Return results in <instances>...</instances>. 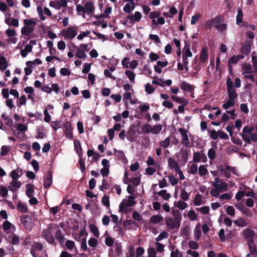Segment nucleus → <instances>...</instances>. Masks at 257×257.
<instances>
[{
  "instance_id": "38",
  "label": "nucleus",
  "mask_w": 257,
  "mask_h": 257,
  "mask_svg": "<svg viewBox=\"0 0 257 257\" xmlns=\"http://www.w3.org/2000/svg\"><path fill=\"white\" fill-rule=\"evenodd\" d=\"M181 88L184 91L192 92L194 90V86L185 81H183L181 83Z\"/></svg>"
},
{
  "instance_id": "22",
  "label": "nucleus",
  "mask_w": 257,
  "mask_h": 257,
  "mask_svg": "<svg viewBox=\"0 0 257 257\" xmlns=\"http://www.w3.org/2000/svg\"><path fill=\"white\" fill-rule=\"evenodd\" d=\"M193 160L195 163L200 162L206 163L207 161V158L206 155L203 153L194 152L193 154Z\"/></svg>"
},
{
  "instance_id": "13",
  "label": "nucleus",
  "mask_w": 257,
  "mask_h": 257,
  "mask_svg": "<svg viewBox=\"0 0 257 257\" xmlns=\"http://www.w3.org/2000/svg\"><path fill=\"white\" fill-rule=\"evenodd\" d=\"M206 26L211 28L215 27L217 29L223 31L226 29V25L225 24H219V19L215 18L212 19L206 23Z\"/></svg>"
},
{
  "instance_id": "62",
  "label": "nucleus",
  "mask_w": 257,
  "mask_h": 257,
  "mask_svg": "<svg viewBox=\"0 0 257 257\" xmlns=\"http://www.w3.org/2000/svg\"><path fill=\"white\" fill-rule=\"evenodd\" d=\"M139 108L141 112H144L147 111L150 109L149 104L146 103H141L139 106Z\"/></svg>"
},
{
  "instance_id": "61",
  "label": "nucleus",
  "mask_w": 257,
  "mask_h": 257,
  "mask_svg": "<svg viewBox=\"0 0 257 257\" xmlns=\"http://www.w3.org/2000/svg\"><path fill=\"white\" fill-rule=\"evenodd\" d=\"M11 150V147L9 146H3L1 148V155L2 156L7 155Z\"/></svg>"
},
{
  "instance_id": "34",
  "label": "nucleus",
  "mask_w": 257,
  "mask_h": 257,
  "mask_svg": "<svg viewBox=\"0 0 257 257\" xmlns=\"http://www.w3.org/2000/svg\"><path fill=\"white\" fill-rule=\"evenodd\" d=\"M52 176L51 172H48L44 177V186L45 188H49L52 184Z\"/></svg>"
},
{
  "instance_id": "42",
  "label": "nucleus",
  "mask_w": 257,
  "mask_h": 257,
  "mask_svg": "<svg viewBox=\"0 0 257 257\" xmlns=\"http://www.w3.org/2000/svg\"><path fill=\"white\" fill-rule=\"evenodd\" d=\"M157 194L165 200H168L171 196L166 190H161L157 193Z\"/></svg>"
},
{
  "instance_id": "15",
  "label": "nucleus",
  "mask_w": 257,
  "mask_h": 257,
  "mask_svg": "<svg viewBox=\"0 0 257 257\" xmlns=\"http://www.w3.org/2000/svg\"><path fill=\"white\" fill-rule=\"evenodd\" d=\"M88 44H81L77 48L76 56L80 59H85L87 57L86 52L88 51Z\"/></svg>"
},
{
  "instance_id": "6",
  "label": "nucleus",
  "mask_w": 257,
  "mask_h": 257,
  "mask_svg": "<svg viewBox=\"0 0 257 257\" xmlns=\"http://www.w3.org/2000/svg\"><path fill=\"white\" fill-rule=\"evenodd\" d=\"M254 129L252 126L244 127L241 136L244 142L249 144L257 142V134L253 133Z\"/></svg>"
},
{
  "instance_id": "4",
  "label": "nucleus",
  "mask_w": 257,
  "mask_h": 257,
  "mask_svg": "<svg viewBox=\"0 0 257 257\" xmlns=\"http://www.w3.org/2000/svg\"><path fill=\"white\" fill-rule=\"evenodd\" d=\"M76 11L78 15H82L84 17L85 15L92 16L95 12L94 3L92 1H88L85 3L83 6L78 4L76 6Z\"/></svg>"
},
{
  "instance_id": "59",
  "label": "nucleus",
  "mask_w": 257,
  "mask_h": 257,
  "mask_svg": "<svg viewBox=\"0 0 257 257\" xmlns=\"http://www.w3.org/2000/svg\"><path fill=\"white\" fill-rule=\"evenodd\" d=\"M196 210L200 211L202 214H208L210 211V207L208 206H204L197 208Z\"/></svg>"
},
{
  "instance_id": "57",
  "label": "nucleus",
  "mask_w": 257,
  "mask_h": 257,
  "mask_svg": "<svg viewBox=\"0 0 257 257\" xmlns=\"http://www.w3.org/2000/svg\"><path fill=\"white\" fill-rule=\"evenodd\" d=\"M189 194L185 190L182 189L180 192V197L182 200L187 201L189 199Z\"/></svg>"
},
{
  "instance_id": "8",
  "label": "nucleus",
  "mask_w": 257,
  "mask_h": 257,
  "mask_svg": "<svg viewBox=\"0 0 257 257\" xmlns=\"http://www.w3.org/2000/svg\"><path fill=\"white\" fill-rule=\"evenodd\" d=\"M56 228V225L54 224H49L47 228L43 229L42 231L41 235L50 244L54 243V238L52 233L55 231Z\"/></svg>"
},
{
  "instance_id": "53",
  "label": "nucleus",
  "mask_w": 257,
  "mask_h": 257,
  "mask_svg": "<svg viewBox=\"0 0 257 257\" xmlns=\"http://www.w3.org/2000/svg\"><path fill=\"white\" fill-rule=\"evenodd\" d=\"M234 223L239 227H245L247 225V223L243 219L240 218L234 221Z\"/></svg>"
},
{
  "instance_id": "27",
  "label": "nucleus",
  "mask_w": 257,
  "mask_h": 257,
  "mask_svg": "<svg viewBox=\"0 0 257 257\" xmlns=\"http://www.w3.org/2000/svg\"><path fill=\"white\" fill-rule=\"evenodd\" d=\"M142 18V14L139 12H136L134 14L130 15L127 19L133 24L139 22Z\"/></svg>"
},
{
  "instance_id": "16",
  "label": "nucleus",
  "mask_w": 257,
  "mask_h": 257,
  "mask_svg": "<svg viewBox=\"0 0 257 257\" xmlns=\"http://www.w3.org/2000/svg\"><path fill=\"white\" fill-rule=\"evenodd\" d=\"M49 6L56 10H59L62 8H65L67 6L66 0L52 1L49 3Z\"/></svg>"
},
{
  "instance_id": "58",
  "label": "nucleus",
  "mask_w": 257,
  "mask_h": 257,
  "mask_svg": "<svg viewBox=\"0 0 257 257\" xmlns=\"http://www.w3.org/2000/svg\"><path fill=\"white\" fill-rule=\"evenodd\" d=\"M226 213L231 217L235 216V212L234 207L232 206H228L225 209Z\"/></svg>"
},
{
  "instance_id": "2",
  "label": "nucleus",
  "mask_w": 257,
  "mask_h": 257,
  "mask_svg": "<svg viewBox=\"0 0 257 257\" xmlns=\"http://www.w3.org/2000/svg\"><path fill=\"white\" fill-rule=\"evenodd\" d=\"M211 185L213 188L210 190V195L214 197H218L220 193L227 191L228 189V184L218 177L214 179Z\"/></svg>"
},
{
  "instance_id": "50",
  "label": "nucleus",
  "mask_w": 257,
  "mask_h": 257,
  "mask_svg": "<svg viewBox=\"0 0 257 257\" xmlns=\"http://www.w3.org/2000/svg\"><path fill=\"white\" fill-rule=\"evenodd\" d=\"M87 154L88 157H92V161L94 162L96 161L99 157V154L94 152L92 150H88Z\"/></svg>"
},
{
  "instance_id": "47",
  "label": "nucleus",
  "mask_w": 257,
  "mask_h": 257,
  "mask_svg": "<svg viewBox=\"0 0 257 257\" xmlns=\"http://www.w3.org/2000/svg\"><path fill=\"white\" fill-rule=\"evenodd\" d=\"M156 88L153 86L152 84L150 83H147L145 85V90L147 93L149 94H152L155 91Z\"/></svg>"
},
{
  "instance_id": "14",
  "label": "nucleus",
  "mask_w": 257,
  "mask_h": 257,
  "mask_svg": "<svg viewBox=\"0 0 257 257\" xmlns=\"http://www.w3.org/2000/svg\"><path fill=\"white\" fill-rule=\"evenodd\" d=\"M129 60V57H124L121 60V65L124 68L127 69L129 68L133 70L135 69L139 65L138 61L136 60H133L132 61L130 62Z\"/></svg>"
},
{
  "instance_id": "63",
  "label": "nucleus",
  "mask_w": 257,
  "mask_h": 257,
  "mask_svg": "<svg viewBox=\"0 0 257 257\" xmlns=\"http://www.w3.org/2000/svg\"><path fill=\"white\" fill-rule=\"evenodd\" d=\"M149 59L151 62L157 61L160 58V56L156 53L151 52L149 54Z\"/></svg>"
},
{
  "instance_id": "30",
  "label": "nucleus",
  "mask_w": 257,
  "mask_h": 257,
  "mask_svg": "<svg viewBox=\"0 0 257 257\" xmlns=\"http://www.w3.org/2000/svg\"><path fill=\"white\" fill-rule=\"evenodd\" d=\"M3 229L5 233H9L15 230V226L9 221L6 220L3 223Z\"/></svg>"
},
{
  "instance_id": "1",
  "label": "nucleus",
  "mask_w": 257,
  "mask_h": 257,
  "mask_svg": "<svg viewBox=\"0 0 257 257\" xmlns=\"http://www.w3.org/2000/svg\"><path fill=\"white\" fill-rule=\"evenodd\" d=\"M226 86L227 98L224 100L222 105V107L225 110L235 105V100L238 96L236 89L233 87V82L229 77H228L226 80Z\"/></svg>"
},
{
  "instance_id": "54",
  "label": "nucleus",
  "mask_w": 257,
  "mask_h": 257,
  "mask_svg": "<svg viewBox=\"0 0 257 257\" xmlns=\"http://www.w3.org/2000/svg\"><path fill=\"white\" fill-rule=\"evenodd\" d=\"M142 131L146 134L152 133V126L149 123L144 125L142 127Z\"/></svg>"
},
{
  "instance_id": "5",
  "label": "nucleus",
  "mask_w": 257,
  "mask_h": 257,
  "mask_svg": "<svg viewBox=\"0 0 257 257\" xmlns=\"http://www.w3.org/2000/svg\"><path fill=\"white\" fill-rule=\"evenodd\" d=\"M173 217L166 218V225L168 229H178L181 225L182 215L178 210L173 212Z\"/></svg>"
},
{
  "instance_id": "40",
  "label": "nucleus",
  "mask_w": 257,
  "mask_h": 257,
  "mask_svg": "<svg viewBox=\"0 0 257 257\" xmlns=\"http://www.w3.org/2000/svg\"><path fill=\"white\" fill-rule=\"evenodd\" d=\"M124 73L128 77L131 83L134 84L135 83L136 74L133 71L127 70L125 71Z\"/></svg>"
},
{
  "instance_id": "51",
  "label": "nucleus",
  "mask_w": 257,
  "mask_h": 257,
  "mask_svg": "<svg viewBox=\"0 0 257 257\" xmlns=\"http://www.w3.org/2000/svg\"><path fill=\"white\" fill-rule=\"evenodd\" d=\"M8 189L5 186H0V197L6 198L8 195Z\"/></svg>"
},
{
  "instance_id": "55",
  "label": "nucleus",
  "mask_w": 257,
  "mask_h": 257,
  "mask_svg": "<svg viewBox=\"0 0 257 257\" xmlns=\"http://www.w3.org/2000/svg\"><path fill=\"white\" fill-rule=\"evenodd\" d=\"M232 192L225 193L219 195V199L221 200H229L232 198Z\"/></svg>"
},
{
  "instance_id": "35",
  "label": "nucleus",
  "mask_w": 257,
  "mask_h": 257,
  "mask_svg": "<svg viewBox=\"0 0 257 257\" xmlns=\"http://www.w3.org/2000/svg\"><path fill=\"white\" fill-rule=\"evenodd\" d=\"M33 46L31 44H29L25 46V48L21 50V55L22 57H26L28 54L32 51Z\"/></svg>"
},
{
  "instance_id": "11",
  "label": "nucleus",
  "mask_w": 257,
  "mask_h": 257,
  "mask_svg": "<svg viewBox=\"0 0 257 257\" xmlns=\"http://www.w3.org/2000/svg\"><path fill=\"white\" fill-rule=\"evenodd\" d=\"M242 235L243 239L247 242V243L254 242V239L256 237L254 231L248 228L243 230Z\"/></svg>"
},
{
  "instance_id": "39",
  "label": "nucleus",
  "mask_w": 257,
  "mask_h": 257,
  "mask_svg": "<svg viewBox=\"0 0 257 257\" xmlns=\"http://www.w3.org/2000/svg\"><path fill=\"white\" fill-rule=\"evenodd\" d=\"M17 208L19 211L22 213L26 212L28 210L27 205L21 201L18 202Z\"/></svg>"
},
{
  "instance_id": "24",
  "label": "nucleus",
  "mask_w": 257,
  "mask_h": 257,
  "mask_svg": "<svg viewBox=\"0 0 257 257\" xmlns=\"http://www.w3.org/2000/svg\"><path fill=\"white\" fill-rule=\"evenodd\" d=\"M125 2L126 3L123 8V11L125 13L130 14L136 7L134 0H126Z\"/></svg>"
},
{
  "instance_id": "37",
  "label": "nucleus",
  "mask_w": 257,
  "mask_h": 257,
  "mask_svg": "<svg viewBox=\"0 0 257 257\" xmlns=\"http://www.w3.org/2000/svg\"><path fill=\"white\" fill-rule=\"evenodd\" d=\"M193 203L194 204L197 206L203 204L204 202L202 199V195L199 193L196 194L194 198Z\"/></svg>"
},
{
  "instance_id": "28",
  "label": "nucleus",
  "mask_w": 257,
  "mask_h": 257,
  "mask_svg": "<svg viewBox=\"0 0 257 257\" xmlns=\"http://www.w3.org/2000/svg\"><path fill=\"white\" fill-rule=\"evenodd\" d=\"M244 58L242 55H234L228 60V65L231 68L233 64H236L240 59Z\"/></svg>"
},
{
  "instance_id": "26",
  "label": "nucleus",
  "mask_w": 257,
  "mask_h": 257,
  "mask_svg": "<svg viewBox=\"0 0 257 257\" xmlns=\"http://www.w3.org/2000/svg\"><path fill=\"white\" fill-rule=\"evenodd\" d=\"M208 49L206 47H203L201 51L200 58H199V63L204 64L208 60Z\"/></svg>"
},
{
  "instance_id": "18",
  "label": "nucleus",
  "mask_w": 257,
  "mask_h": 257,
  "mask_svg": "<svg viewBox=\"0 0 257 257\" xmlns=\"http://www.w3.org/2000/svg\"><path fill=\"white\" fill-rule=\"evenodd\" d=\"M229 172H231L233 174L237 176V177L240 176L237 169L235 167L230 166L227 165H225L224 176L227 178H229L231 176V174Z\"/></svg>"
},
{
  "instance_id": "41",
  "label": "nucleus",
  "mask_w": 257,
  "mask_h": 257,
  "mask_svg": "<svg viewBox=\"0 0 257 257\" xmlns=\"http://www.w3.org/2000/svg\"><path fill=\"white\" fill-rule=\"evenodd\" d=\"M8 67V64L6 58L4 56L0 57V70L4 71Z\"/></svg>"
},
{
  "instance_id": "33",
  "label": "nucleus",
  "mask_w": 257,
  "mask_h": 257,
  "mask_svg": "<svg viewBox=\"0 0 257 257\" xmlns=\"http://www.w3.org/2000/svg\"><path fill=\"white\" fill-rule=\"evenodd\" d=\"M168 167L170 169H174L175 171L180 168L178 162L174 159L170 157L168 159Z\"/></svg>"
},
{
  "instance_id": "64",
  "label": "nucleus",
  "mask_w": 257,
  "mask_h": 257,
  "mask_svg": "<svg viewBox=\"0 0 257 257\" xmlns=\"http://www.w3.org/2000/svg\"><path fill=\"white\" fill-rule=\"evenodd\" d=\"M17 128L22 133L26 132L28 130L27 125L23 123H17L16 124Z\"/></svg>"
},
{
  "instance_id": "36",
  "label": "nucleus",
  "mask_w": 257,
  "mask_h": 257,
  "mask_svg": "<svg viewBox=\"0 0 257 257\" xmlns=\"http://www.w3.org/2000/svg\"><path fill=\"white\" fill-rule=\"evenodd\" d=\"M183 200H179L174 202V206L180 210H185L188 207V204Z\"/></svg>"
},
{
  "instance_id": "44",
  "label": "nucleus",
  "mask_w": 257,
  "mask_h": 257,
  "mask_svg": "<svg viewBox=\"0 0 257 257\" xmlns=\"http://www.w3.org/2000/svg\"><path fill=\"white\" fill-rule=\"evenodd\" d=\"M242 73H253V70L251 65L244 63L242 66Z\"/></svg>"
},
{
  "instance_id": "43",
  "label": "nucleus",
  "mask_w": 257,
  "mask_h": 257,
  "mask_svg": "<svg viewBox=\"0 0 257 257\" xmlns=\"http://www.w3.org/2000/svg\"><path fill=\"white\" fill-rule=\"evenodd\" d=\"M89 228L90 230V231L92 233L93 235L95 237H99V232L98 230V228L97 226L93 224H90L89 225Z\"/></svg>"
},
{
  "instance_id": "52",
  "label": "nucleus",
  "mask_w": 257,
  "mask_h": 257,
  "mask_svg": "<svg viewBox=\"0 0 257 257\" xmlns=\"http://www.w3.org/2000/svg\"><path fill=\"white\" fill-rule=\"evenodd\" d=\"M141 175L139 174L138 176L130 179V182L135 186H138L141 183Z\"/></svg>"
},
{
  "instance_id": "48",
  "label": "nucleus",
  "mask_w": 257,
  "mask_h": 257,
  "mask_svg": "<svg viewBox=\"0 0 257 257\" xmlns=\"http://www.w3.org/2000/svg\"><path fill=\"white\" fill-rule=\"evenodd\" d=\"M163 217L160 215H155L152 216L150 218V221L153 223H158L161 222Z\"/></svg>"
},
{
  "instance_id": "32",
  "label": "nucleus",
  "mask_w": 257,
  "mask_h": 257,
  "mask_svg": "<svg viewBox=\"0 0 257 257\" xmlns=\"http://www.w3.org/2000/svg\"><path fill=\"white\" fill-rule=\"evenodd\" d=\"M201 225L200 222L197 223L195 226V227L194 229L193 235L194 238L195 240H198L200 239L201 236Z\"/></svg>"
},
{
  "instance_id": "10",
  "label": "nucleus",
  "mask_w": 257,
  "mask_h": 257,
  "mask_svg": "<svg viewBox=\"0 0 257 257\" xmlns=\"http://www.w3.org/2000/svg\"><path fill=\"white\" fill-rule=\"evenodd\" d=\"M36 11L40 20L42 21H44L46 20L45 16L51 18V19H54L56 18V16H53L51 10L46 7L43 8L41 6L38 5Z\"/></svg>"
},
{
  "instance_id": "56",
  "label": "nucleus",
  "mask_w": 257,
  "mask_h": 257,
  "mask_svg": "<svg viewBox=\"0 0 257 257\" xmlns=\"http://www.w3.org/2000/svg\"><path fill=\"white\" fill-rule=\"evenodd\" d=\"M163 126L161 124H158L155 125L152 127V134L156 135L160 133V132L162 131Z\"/></svg>"
},
{
  "instance_id": "19",
  "label": "nucleus",
  "mask_w": 257,
  "mask_h": 257,
  "mask_svg": "<svg viewBox=\"0 0 257 257\" xmlns=\"http://www.w3.org/2000/svg\"><path fill=\"white\" fill-rule=\"evenodd\" d=\"M21 221L26 229L31 230L34 224L33 220L31 217L28 215H24L22 217Z\"/></svg>"
},
{
  "instance_id": "49",
  "label": "nucleus",
  "mask_w": 257,
  "mask_h": 257,
  "mask_svg": "<svg viewBox=\"0 0 257 257\" xmlns=\"http://www.w3.org/2000/svg\"><path fill=\"white\" fill-rule=\"evenodd\" d=\"M34 186L32 184H28L26 186V194L29 197L33 196Z\"/></svg>"
},
{
  "instance_id": "12",
  "label": "nucleus",
  "mask_w": 257,
  "mask_h": 257,
  "mask_svg": "<svg viewBox=\"0 0 257 257\" xmlns=\"http://www.w3.org/2000/svg\"><path fill=\"white\" fill-rule=\"evenodd\" d=\"M192 56V53L190 49L189 45H186L184 48L183 49L182 51V59L183 63H184L185 68L186 71L188 70V58L189 57H191Z\"/></svg>"
},
{
  "instance_id": "3",
  "label": "nucleus",
  "mask_w": 257,
  "mask_h": 257,
  "mask_svg": "<svg viewBox=\"0 0 257 257\" xmlns=\"http://www.w3.org/2000/svg\"><path fill=\"white\" fill-rule=\"evenodd\" d=\"M23 22L24 26L21 31L22 35L28 38L32 37L37 25L36 19L34 18L24 19Z\"/></svg>"
},
{
  "instance_id": "46",
  "label": "nucleus",
  "mask_w": 257,
  "mask_h": 257,
  "mask_svg": "<svg viewBox=\"0 0 257 257\" xmlns=\"http://www.w3.org/2000/svg\"><path fill=\"white\" fill-rule=\"evenodd\" d=\"M198 172L201 177L205 178L208 174V170L204 165H201L198 168Z\"/></svg>"
},
{
  "instance_id": "29",
  "label": "nucleus",
  "mask_w": 257,
  "mask_h": 257,
  "mask_svg": "<svg viewBox=\"0 0 257 257\" xmlns=\"http://www.w3.org/2000/svg\"><path fill=\"white\" fill-rule=\"evenodd\" d=\"M21 186V183L18 180H12L10 182L8 189L12 192L17 191Z\"/></svg>"
},
{
  "instance_id": "9",
  "label": "nucleus",
  "mask_w": 257,
  "mask_h": 257,
  "mask_svg": "<svg viewBox=\"0 0 257 257\" xmlns=\"http://www.w3.org/2000/svg\"><path fill=\"white\" fill-rule=\"evenodd\" d=\"M78 27L76 26H69L61 31V35L66 40H72L78 34Z\"/></svg>"
},
{
  "instance_id": "23",
  "label": "nucleus",
  "mask_w": 257,
  "mask_h": 257,
  "mask_svg": "<svg viewBox=\"0 0 257 257\" xmlns=\"http://www.w3.org/2000/svg\"><path fill=\"white\" fill-rule=\"evenodd\" d=\"M189 155V151L186 149L182 148L180 149L178 155L179 161L186 163L187 162Z\"/></svg>"
},
{
  "instance_id": "25",
  "label": "nucleus",
  "mask_w": 257,
  "mask_h": 257,
  "mask_svg": "<svg viewBox=\"0 0 257 257\" xmlns=\"http://www.w3.org/2000/svg\"><path fill=\"white\" fill-rule=\"evenodd\" d=\"M64 133L65 134L66 137L69 139H73V133L71 124L70 122L67 121L65 123L64 125Z\"/></svg>"
},
{
  "instance_id": "45",
  "label": "nucleus",
  "mask_w": 257,
  "mask_h": 257,
  "mask_svg": "<svg viewBox=\"0 0 257 257\" xmlns=\"http://www.w3.org/2000/svg\"><path fill=\"white\" fill-rule=\"evenodd\" d=\"M187 216L191 221H195L197 219L198 214L193 209H190L187 212Z\"/></svg>"
},
{
  "instance_id": "60",
  "label": "nucleus",
  "mask_w": 257,
  "mask_h": 257,
  "mask_svg": "<svg viewBox=\"0 0 257 257\" xmlns=\"http://www.w3.org/2000/svg\"><path fill=\"white\" fill-rule=\"evenodd\" d=\"M54 231H55V237L57 239L60 241L63 239V235L62 234L61 231L57 225Z\"/></svg>"
},
{
  "instance_id": "20",
  "label": "nucleus",
  "mask_w": 257,
  "mask_h": 257,
  "mask_svg": "<svg viewBox=\"0 0 257 257\" xmlns=\"http://www.w3.org/2000/svg\"><path fill=\"white\" fill-rule=\"evenodd\" d=\"M181 138H182V144L186 147H189L190 146V141L188 137L187 132L184 128H180L179 129Z\"/></svg>"
},
{
  "instance_id": "7",
  "label": "nucleus",
  "mask_w": 257,
  "mask_h": 257,
  "mask_svg": "<svg viewBox=\"0 0 257 257\" xmlns=\"http://www.w3.org/2000/svg\"><path fill=\"white\" fill-rule=\"evenodd\" d=\"M135 198L133 196H128L126 199H123L119 206L118 211L126 213L130 211V208L136 203Z\"/></svg>"
},
{
  "instance_id": "31",
  "label": "nucleus",
  "mask_w": 257,
  "mask_h": 257,
  "mask_svg": "<svg viewBox=\"0 0 257 257\" xmlns=\"http://www.w3.org/2000/svg\"><path fill=\"white\" fill-rule=\"evenodd\" d=\"M247 244L248 245L250 252L247 253L245 257H250V256H252V257H255V255L257 254V249L254 242H253Z\"/></svg>"
},
{
  "instance_id": "17",
  "label": "nucleus",
  "mask_w": 257,
  "mask_h": 257,
  "mask_svg": "<svg viewBox=\"0 0 257 257\" xmlns=\"http://www.w3.org/2000/svg\"><path fill=\"white\" fill-rule=\"evenodd\" d=\"M112 9L111 7L109 6L108 5H106L105 6V8L101 11V14L97 16L96 18L98 19H109L111 18L110 15L112 13Z\"/></svg>"
},
{
  "instance_id": "21",
  "label": "nucleus",
  "mask_w": 257,
  "mask_h": 257,
  "mask_svg": "<svg viewBox=\"0 0 257 257\" xmlns=\"http://www.w3.org/2000/svg\"><path fill=\"white\" fill-rule=\"evenodd\" d=\"M168 65V61L166 59H163L157 62L156 65L154 67V71L157 73L162 72V68L167 66Z\"/></svg>"
}]
</instances>
